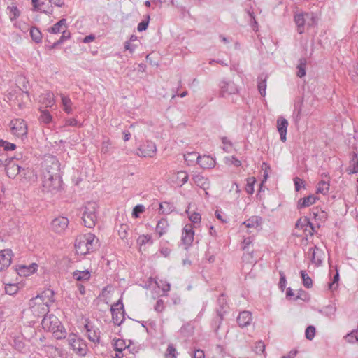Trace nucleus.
I'll return each instance as SVG.
<instances>
[{
  "label": "nucleus",
  "instance_id": "nucleus-15",
  "mask_svg": "<svg viewBox=\"0 0 358 358\" xmlns=\"http://www.w3.org/2000/svg\"><path fill=\"white\" fill-rule=\"evenodd\" d=\"M188 155L196 157L197 164L203 169H210L215 165V159L210 156H200L198 155L196 152H190Z\"/></svg>",
  "mask_w": 358,
  "mask_h": 358
},
{
  "label": "nucleus",
  "instance_id": "nucleus-44",
  "mask_svg": "<svg viewBox=\"0 0 358 358\" xmlns=\"http://www.w3.org/2000/svg\"><path fill=\"white\" fill-rule=\"evenodd\" d=\"M62 35L61 36L60 38L52 44V45L51 47L52 48H55L56 46L62 43L66 39H69L71 36L69 31L64 30L62 31Z\"/></svg>",
  "mask_w": 358,
  "mask_h": 358
},
{
  "label": "nucleus",
  "instance_id": "nucleus-20",
  "mask_svg": "<svg viewBox=\"0 0 358 358\" xmlns=\"http://www.w3.org/2000/svg\"><path fill=\"white\" fill-rule=\"evenodd\" d=\"M252 320V313L250 311L241 312L237 317V322L241 327H245L250 324Z\"/></svg>",
  "mask_w": 358,
  "mask_h": 358
},
{
  "label": "nucleus",
  "instance_id": "nucleus-22",
  "mask_svg": "<svg viewBox=\"0 0 358 358\" xmlns=\"http://www.w3.org/2000/svg\"><path fill=\"white\" fill-rule=\"evenodd\" d=\"M295 227L296 229H301L304 231H307L308 228L309 227L311 229V231L309 232L310 235H313L315 232L313 224L307 217H301L296 222Z\"/></svg>",
  "mask_w": 358,
  "mask_h": 358
},
{
  "label": "nucleus",
  "instance_id": "nucleus-43",
  "mask_svg": "<svg viewBox=\"0 0 358 358\" xmlns=\"http://www.w3.org/2000/svg\"><path fill=\"white\" fill-rule=\"evenodd\" d=\"M176 349L173 344H169L165 352L166 358H176Z\"/></svg>",
  "mask_w": 358,
  "mask_h": 358
},
{
  "label": "nucleus",
  "instance_id": "nucleus-16",
  "mask_svg": "<svg viewBox=\"0 0 358 358\" xmlns=\"http://www.w3.org/2000/svg\"><path fill=\"white\" fill-rule=\"evenodd\" d=\"M309 253L311 255V262L317 266L322 265L324 258V252L317 246L309 248Z\"/></svg>",
  "mask_w": 358,
  "mask_h": 358
},
{
  "label": "nucleus",
  "instance_id": "nucleus-21",
  "mask_svg": "<svg viewBox=\"0 0 358 358\" xmlns=\"http://www.w3.org/2000/svg\"><path fill=\"white\" fill-rule=\"evenodd\" d=\"M288 127V122L286 119L281 117L277 121L278 131L280 136V140L282 142L286 141L287 129Z\"/></svg>",
  "mask_w": 358,
  "mask_h": 358
},
{
  "label": "nucleus",
  "instance_id": "nucleus-62",
  "mask_svg": "<svg viewBox=\"0 0 358 358\" xmlns=\"http://www.w3.org/2000/svg\"><path fill=\"white\" fill-rule=\"evenodd\" d=\"M355 334H356V331L353 330L352 332L348 334L345 336V338L346 339V341L348 343H354L355 342H356V341H355Z\"/></svg>",
  "mask_w": 358,
  "mask_h": 358
},
{
  "label": "nucleus",
  "instance_id": "nucleus-47",
  "mask_svg": "<svg viewBox=\"0 0 358 358\" xmlns=\"http://www.w3.org/2000/svg\"><path fill=\"white\" fill-rule=\"evenodd\" d=\"M0 147L3 148L6 151L14 150L16 148V145L14 143L4 140H0Z\"/></svg>",
  "mask_w": 358,
  "mask_h": 358
},
{
  "label": "nucleus",
  "instance_id": "nucleus-48",
  "mask_svg": "<svg viewBox=\"0 0 358 358\" xmlns=\"http://www.w3.org/2000/svg\"><path fill=\"white\" fill-rule=\"evenodd\" d=\"M255 182V178H249L247 180V185L245 187V191L248 194H252L254 192V184Z\"/></svg>",
  "mask_w": 358,
  "mask_h": 358
},
{
  "label": "nucleus",
  "instance_id": "nucleus-50",
  "mask_svg": "<svg viewBox=\"0 0 358 358\" xmlns=\"http://www.w3.org/2000/svg\"><path fill=\"white\" fill-rule=\"evenodd\" d=\"M188 174L185 171H179L177 173V179L180 180L181 182V184L180 186H182V185L185 184L188 181Z\"/></svg>",
  "mask_w": 358,
  "mask_h": 358
},
{
  "label": "nucleus",
  "instance_id": "nucleus-42",
  "mask_svg": "<svg viewBox=\"0 0 358 358\" xmlns=\"http://www.w3.org/2000/svg\"><path fill=\"white\" fill-rule=\"evenodd\" d=\"M303 280V285L305 287L309 289L313 286L312 279L308 276L305 271H301L300 272Z\"/></svg>",
  "mask_w": 358,
  "mask_h": 358
},
{
  "label": "nucleus",
  "instance_id": "nucleus-46",
  "mask_svg": "<svg viewBox=\"0 0 358 358\" xmlns=\"http://www.w3.org/2000/svg\"><path fill=\"white\" fill-rule=\"evenodd\" d=\"M18 289V286L16 284H6L5 286V292L9 295L16 294Z\"/></svg>",
  "mask_w": 358,
  "mask_h": 358
},
{
  "label": "nucleus",
  "instance_id": "nucleus-3",
  "mask_svg": "<svg viewBox=\"0 0 358 358\" xmlns=\"http://www.w3.org/2000/svg\"><path fill=\"white\" fill-rule=\"evenodd\" d=\"M83 209L82 216L83 224L87 228L94 227L97 220V204L94 202H89L84 206Z\"/></svg>",
  "mask_w": 358,
  "mask_h": 358
},
{
  "label": "nucleus",
  "instance_id": "nucleus-64",
  "mask_svg": "<svg viewBox=\"0 0 358 358\" xmlns=\"http://www.w3.org/2000/svg\"><path fill=\"white\" fill-rule=\"evenodd\" d=\"M194 358H205V355L203 350H196L194 354Z\"/></svg>",
  "mask_w": 358,
  "mask_h": 358
},
{
  "label": "nucleus",
  "instance_id": "nucleus-54",
  "mask_svg": "<svg viewBox=\"0 0 358 358\" xmlns=\"http://www.w3.org/2000/svg\"><path fill=\"white\" fill-rule=\"evenodd\" d=\"M264 350H265V345L262 341H259L255 343V345L254 348V351L255 352V353H257V354L263 353L264 352Z\"/></svg>",
  "mask_w": 358,
  "mask_h": 358
},
{
  "label": "nucleus",
  "instance_id": "nucleus-17",
  "mask_svg": "<svg viewBox=\"0 0 358 358\" xmlns=\"http://www.w3.org/2000/svg\"><path fill=\"white\" fill-rule=\"evenodd\" d=\"M69 224V220L65 217H58L55 218L51 222L52 229L58 234L63 232Z\"/></svg>",
  "mask_w": 358,
  "mask_h": 358
},
{
  "label": "nucleus",
  "instance_id": "nucleus-5",
  "mask_svg": "<svg viewBox=\"0 0 358 358\" xmlns=\"http://www.w3.org/2000/svg\"><path fill=\"white\" fill-rule=\"evenodd\" d=\"M60 164L55 157L49 156L44 162L43 176H60Z\"/></svg>",
  "mask_w": 358,
  "mask_h": 358
},
{
  "label": "nucleus",
  "instance_id": "nucleus-57",
  "mask_svg": "<svg viewBox=\"0 0 358 358\" xmlns=\"http://www.w3.org/2000/svg\"><path fill=\"white\" fill-rule=\"evenodd\" d=\"M189 219L193 224H199L201 222V217L199 213H193L190 215H189Z\"/></svg>",
  "mask_w": 358,
  "mask_h": 358
},
{
  "label": "nucleus",
  "instance_id": "nucleus-30",
  "mask_svg": "<svg viewBox=\"0 0 358 358\" xmlns=\"http://www.w3.org/2000/svg\"><path fill=\"white\" fill-rule=\"evenodd\" d=\"M90 273L87 270L85 271H75L73 273V277L77 281H85L90 278Z\"/></svg>",
  "mask_w": 358,
  "mask_h": 358
},
{
  "label": "nucleus",
  "instance_id": "nucleus-59",
  "mask_svg": "<svg viewBox=\"0 0 358 358\" xmlns=\"http://www.w3.org/2000/svg\"><path fill=\"white\" fill-rule=\"evenodd\" d=\"M154 309L157 313H162L164 310V301L162 299L157 300Z\"/></svg>",
  "mask_w": 358,
  "mask_h": 358
},
{
  "label": "nucleus",
  "instance_id": "nucleus-55",
  "mask_svg": "<svg viewBox=\"0 0 358 358\" xmlns=\"http://www.w3.org/2000/svg\"><path fill=\"white\" fill-rule=\"evenodd\" d=\"M145 210V207L143 205H137L133 208L132 215L134 217H138L139 215Z\"/></svg>",
  "mask_w": 358,
  "mask_h": 358
},
{
  "label": "nucleus",
  "instance_id": "nucleus-56",
  "mask_svg": "<svg viewBox=\"0 0 358 358\" xmlns=\"http://www.w3.org/2000/svg\"><path fill=\"white\" fill-rule=\"evenodd\" d=\"M127 229L128 226L126 224H122L120 226V229L118 231V234L120 237L124 240L127 238L128 234H127Z\"/></svg>",
  "mask_w": 358,
  "mask_h": 358
},
{
  "label": "nucleus",
  "instance_id": "nucleus-24",
  "mask_svg": "<svg viewBox=\"0 0 358 358\" xmlns=\"http://www.w3.org/2000/svg\"><path fill=\"white\" fill-rule=\"evenodd\" d=\"M192 179L194 183L203 190H207L209 189L210 182L207 178H205L202 175L196 174L193 176Z\"/></svg>",
  "mask_w": 358,
  "mask_h": 358
},
{
  "label": "nucleus",
  "instance_id": "nucleus-51",
  "mask_svg": "<svg viewBox=\"0 0 358 358\" xmlns=\"http://www.w3.org/2000/svg\"><path fill=\"white\" fill-rule=\"evenodd\" d=\"M339 280V273L338 270L336 269V274L334 276V279L332 282L329 283V289L331 290H334L338 287V282Z\"/></svg>",
  "mask_w": 358,
  "mask_h": 358
},
{
  "label": "nucleus",
  "instance_id": "nucleus-31",
  "mask_svg": "<svg viewBox=\"0 0 358 358\" xmlns=\"http://www.w3.org/2000/svg\"><path fill=\"white\" fill-rule=\"evenodd\" d=\"M218 303L220 306V310H217V313L220 320H222L223 318V314L225 313L224 308L227 306V299L224 294H222L220 295L217 299Z\"/></svg>",
  "mask_w": 358,
  "mask_h": 358
},
{
  "label": "nucleus",
  "instance_id": "nucleus-19",
  "mask_svg": "<svg viewBox=\"0 0 358 358\" xmlns=\"http://www.w3.org/2000/svg\"><path fill=\"white\" fill-rule=\"evenodd\" d=\"M85 329H86L87 338L90 341L94 343H99L100 331L98 328H95L90 323H87L85 325Z\"/></svg>",
  "mask_w": 358,
  "mask_h": 358
},
{
  "label": "nucleus",
  "instance_id": "nucleus-25",
  "mask_svg": "<svg viewBox=\"0 0 358 358\" xmlns=\"http://www.w3.org/2000/svg\"><path fill=\"white\" fill-rule=\"evenodd\" d=\"M317 200V197L314 195L311 194L308 196H306L303 199H301L297 203V208L299 209L308 207L315 203Z\"/></svg>",
  "mask_w": 358,
  "mask_h": 358
},
{
  "label": "nucleus",
  "instance_id": "nucleus-52",
  "mask_svg": "<svg viewBox=\"0 0 358 358\" xmlns=\"http://www.w3.org/2000/svg\"><path fill=\"white\" fill-rule=\"evenodd\" d=\"M306 338L308 340H312L315 335V328L313 326H308L305 332Z\"/></svg>",
  "mask_w": 358,
  "mask_h": 358
},
{
  "label": "nucleus",
  "instance_id": "nucleus-35",
  "mask_svg": "<svg viewBox=\"0 0 358 358\" xmlns=\"http://www.w3.org/2000/svg\"><path fill=\"white\" fill-rule=\"evenodd\" d=\"M307 64V60L306 58H301L299 59V64H297V73L296 75L299 78H302L306 76V66Z\"/></svg>",
  "mask_w": 358,
  "mask_h": 358
},
{
  "label": "nucleus",
  "instance_id": "nucleus-29",
  "mask_svg": "<svg viewBox=\"0 0 358 358\" xmlns=\"http://www.w3.org/2000/svg\"><path fill=\"white\" fill-rule=\"evenodd\" d=\"M262 223V218L259 216H252L245 220L243 224L245 225L247 228H257Z\"/></svg>",
  "mask_w": 358,
  "mask_h": 358
},
{
  "label": "nucleus",
  "instance_id": "nucleus-27",
  "mask_svg": "<svg viewBox=\"0 0 358 358\" xmlns=\"http://www.w3.org/2000/svg\"><path fill=\"white\" fill-rule=\"evenodd\" d=\"M252 239L251 237H247L244 238L242 243V248L243 250L248 252V254H244L243 259L244 261L250 262V259L252 258V253L249 250V246L252 243Z\"/></svg>",
  "mask_w": 358,
  "mask_h": 358
},
{
  "label": "nucleus",
  "instance_id": "nucleus-18",
  "mask_svg": "<svg viewBox=\"0 0 358 358\" xmlns=\"http://www.w3.org/2000/svg\"><path fill=\"white\" fill-rule=\"evenodd\" d=\"M13 252L10 249L0 250V271L7 268L11 264Z\"/></svg>",
  "mask_w": 358,
  "mask_h": 358
},
{
  "label": "nucleus",
  "instance_id": "nucleus-45",
  "mask_svg": "<svg viewBox=\"0 0 358 358\" xmlns=\"http://www.w3.org/2000/svg\"><path fill=\"white\" fill-rule=\"evenodd\" d=\"M13 348L19 352H22L25 348V344L20 338H15L13 340Z\"/></svg>",
  "mask_w": 358,
  "mask_h": 358
},
{
  "label": "nucleus",
  "instance_id": "nucleus-14",
  "mask_svg": "<svg viewBox=\"0 0 358 358\" xmlns=\"http://www.w3.org/2000/svg\"><path fill=\"white\" fill-rule=\"evenodd\" d=\"M194 231L192 224H186L182 230V242L185 245V249L187 250L192 243L194 240Z\"/></svg>",
  "mask_w": 358,
  "mask_h": 358
},
{
  "label": "nucleus",
  "instance_id": "nucleus-7",
  "mask_svg": "<svg viewBox=\"0 0 358 358\" xmlns=\"http://www.w3.org/2000/svg\"><path fill=\"white\" fill-rule=\"evenodd\" d=\"M68 343L72 350L81 356H85L87 351V347L85 342L78 338L74 334H71L68 337Z\"/></svg>",
  "mask_w": 358,
  "mask_h": 358
},
{
  "label": "nucleus",
  "instance_id": "nucleus-6",
  "mask_svg": "<svg viewBox=\"0 0 358 358\" xmlns=\"http://www.w3.org/2000/svg\"><path fill=\"white\" fill-rule=\"evenodd\" d=\"M308 19L311 20L312 22L310 23L309 22H308V26H314L315 24H316V17L313 13H299L295 15L294 21L297 26V31L300 34L304 32V24H306V22L308 21Z\"/></svg>",
  "mask_w": 358,
  "mask_h": 358
},
{
  "label": "nucleus",
  "instance_id": "nucleus-61",
  "mask_svg": "<svg viewBox=\"0 0 358 358\" xmlns=\"http://www.w3.org/2000/svg\"><path fill=\"white\" fill-rule=\"evenodd\" d=\"M138 241L141 245H144L148 243H152V237L150 235H143L139 237Z\"/></svg>",
  "mask_w": 358,
  "mask_h": 358
},
{
  "label": "nucleus",
  "instance_id": "nucleus-9",
  "mask_svg": "<svg viewBox=\"0 0 358 358\" xmlns=\"http://www.w3.org/2000/svg\"><path fill=\"white\" fill-rule=\"evenodd\" d=\"M10 126L12 134L15 136L23 138L24 136H27V127L23 120L16 119L12 120Z\"/></svg>",
  "mask_w": 358,
  "mask_h": 358
},
{
  "label": "nucleus",
  "instance_id": "nucleus-41",
  "mask_svg": "<svg viewBox=\"0 0 358 358\" xmlns=\"http://www.w3.org/2000/svg\"><path fill=\"white\" fill-rule=\"evenodd\" d=\"M52 117L48 110H42L39 117L40 122L44 124H49L52 122Z\"/></svg>",
  "mask_w": 358,
  "mask_h": 358
},
{
  "label": "nucleus",
  "instance_id": "nucleus-4",
  "mask_svg": "<svg viewBox=\"0 0 358 358\" xmlns=\"http://www.w3.org/2000/svg\"><path fill=\"white\" fill-rule=\"evenodd\" d=\"M62 178L60 176H43V191L51 194L59 192L62 187Z\"/></svg>",
  "mask_w": 358,
  "mask_h": 358
},
{
  "label": "nucleus",
  "instance_id": "nucleus-34",
  "mask_svg": "<svg viewBox=\"0 0 358 358\" xmlns=\"http://www.w3.org/2000/svg\"><path fill=\"white\" fill-rule=\"evenodd\" d=\"M349 174L358 173V157L357 155L354 153L350 162V166L347 169Z\"/></svg>",
  "mask_w": 358,
  "mask_h": 358
},
{
  "label": "nucleus",
  "instance_id": "nucleus-40",
  "mask_svg": "<svg viewBox=\"0 0 358 358\" xmlns=\"http://www.w3.org/2000/svg\"><path fill=\"white\" fill-rule=\"evenodd\" d=\"M30 35L31 38L36 43H40L42 40V34L39 29L36 27H31L30 29Z\"/></svg>",
  "mask_w": 358,
  "mask_h": 358
},
{
  "label": "nucleus",
  "instance_id": "nucleus-26",
  "mask_svg": "<svg viewBox=\"0 0 358 358\" xmlns=\"http://www.w3.org/2000/svg\"><path fill=\"white\" fill-rule=\"evenodd\" d=\"M40 98V101H41L46 108L52 107L55 104L54 94L51 92H47L43 94Z\"/></svg>",
  "mask_w": 358,
  "mask_h": 358
},
{
  "label": "nucleus",
  "instance_id": "nucleus-36",
  "mask_svg": "<svg viewBox=\"0 0 358 358\" xmlns=\"http://www.w3.org/2000/svg\"><path fill=\"white\" fill-rule=\"evenodd\" d=\"M266 78L267 76L264 74H262L259 77L258 90L262 96H265L266 95Z\"/></svg>",
  "mask_w": 358,
  "mask_h": 358
},
{
  "label": "nucleus",
  "instance_id": "nucleus-13",
  "mask_svg": "<svg viewBox=\"0 0 358 358\" xmlns=\"http://www.w3.org/2000/svg\"><path fill=\"white\" fill-rule=\"evenodd\" d=\"M123 307L124 306L121 299H119L114 306H111L112 318L115 324L120 325L124 320Z\"/></svg>",
  "mask_w": 358,
  "mask_h": 358
},
{
  "label": "nucleus",
  "instance_id": "nucleus-8",
  "mask_svg": "<svg viewBox=\"0 0 358 358\" xmlns=\"http://www.w3.org/2000/svg\"><path fill=\"white\" fill-rule=\"evenodd\" d=\"M29 308L32 309L34 313L44 315L48 312V306L44 303L43 296L37 295L32 298L29 303Z\"/></svg>",
  "mask_w": 358,
  "mask_h": 358
},
{
  "label": "nucleus",
  "instance_id": "nucleus-58",
  "mask_svg": "<svg viewBox=\"0 0 358 358\" xmlns=\"http://www.w3.org/2000/svg\"><path fill=\"white\" fill-rule=\"evenodd\" d=\"M279 274L280 276L279 281V287L281 289L282 291H283L284 289L285 288L287 280L285 278V275L282 271H280Z\"/></svg>",
  "mask_w": 358,
  "mask_h": 358
},
{
  "label": "nucleus",
  "instance_id": "nucleus-2",
  "mask_svg": "<svg viewBox=\"0 0 358 358\" xmlns=\"http://www.w3.org/2000/svg\"><path fill=\"white\" fill-rule=\"evenodd\" d=\"M42 327L44 329L52 331L57 339L65 337V332H63L61 322L59 319L54 315H45L41 322Z\"/></svg>",
  "mask_w": 358,
  "mask_h": 358
},
{
  "label": "nucleus",
  "instance_id": "nucleus-49",
  "mask_svg": "<svg viewBox=\"0 0 358 358\" xmlns=\"http://www.w3.org/2000/svg\"><path fill=\"white\" fill-rule=\"evenodd\" d=\"M149 20H150V15H148L145 16V19L144 20H143L142 22H141L138 24V27H137L138 31H143L146 30L148 27Z\"/></svg>",
  "mask_w": 358,
  "mask_h": 358
},
{
  "label": "nucleus",
  "instance_id": "nucleus-39",
  "mask_svg": "<svg viewBox=\"0 0 358 358\" xmlns=\"http://www.w3.org/2000/svg\"><path fill=\"white\" fill-rule=\"evenodd\" d=\"M329 189V183L322 180L317 185V193H321L324 195L327 194Z\"/></svg>",
  "mask_w": 358,
  "mask_h": 358
},
{
  "label": "nucleus",
  "instance_id": "nucleus-10",
  "mask_svg": "<svg viewBox=\"0 0 358 358\" xmlns=\"http://www.w3.org/2000/svg\"><path fill=\"white\" fill-rule=\"evenodd\" d=\"M13 159H8V161L4 165L7 176L10 178H15L18 174L25 176L27 173H25L24 168L17 164Z\"/></svg>",
  "mask_w": 358,
  "mask_h": 358
},
{
  "label": "nucleus",
  "instance_id": "nucleus-37",
  "mask_svg": "<svg viewBox=\"0 0 358 358\" xmlns=\"http://www.w3.org/2000/svg\"><path fill=\"white\" fill-rule=\"evenodd\" d=\"M66 27V20L64 18L61 19L58 22L55 24L50 29L49 31L52 34H57L62 31V27Z\"/></svg>",
  "mask_w": 358,
  "mask_h": 358
},
{
  "label": "nucleus",
  "instance_id": "nucleus-1",
  "mask_svg": "<svg viewBox=\"0 0 358 358\" xmlns=\"http://www.w3.org/2000/svg\"><path fill=\"white\" fill-rule=\"evenodd\" d=\"M98 241L96 236L91 233L78 236L75 241L76 254L85 255L90 253L97 247Z\"/></svg>",
  "mask_w": 358,
  "mask_h": 358
},
{
  "label": "nucleus",
  "instance_id": "nucleus-23",
  "mask_svg": "<svg viewBox=\"0 0 358 358\" xmlns=\"http://www.w3.org/2000/svg\"><path fill=\"white\" fill-rule=\"evenodd\" d=\"M37 267L38 265L35 263H33L29 266L22 265L19 266L17 271L20 276H28L34 273L36 271Z\"/></svg>",
  "mask_w": 358,
  "mask_h": 358
},
{
  "label": "nucleus",
  "instance_id": "nucleus-11",
  "mask_svg": "<svg viewBox=\"0 0 358 358\" xmlns=\"http://www.w3.org/2000/svg\"><path fill=\"white\" fill-rule=\"evenodd\" d=\"M157 152L155 143L146 141L141 144L137 150L136 154L141 157H152Z\"/></svg>",
  "mask_w": 358,
  "mask_h": 358
},
{
  "label": "nucleus",
  "instance_id": "nucleus-53",
  "mask_svg": "<svg viewBox=\"0 0 358 358\" xmlns=\"http://www.w3.org/2000/svg\"><path fill=\"white\" fill-rule=\"evenodd\" d=\"M225 162L227 164H234L235 166L238 167L241 165V162L239 159L234 157H225Z\"/></svg>",
  "mask_w": 358,
  "mask_h": 358
},
{
  "label": "nucleus",
  "instance_id": "nucleus-28",
  "mask_svg": "<svg viewBox=\"0 0 358 358\" xmlns=\"http://www.w3.org/2000/svg\"><path fill=\"white\" fill-rule=\"evenodd\" d=\"M32 6H33V10L34 11H41L42 13H46V14H52V7L49 6L48 9H45L42 6L44 4V2H40V0H31Z\"/></svg>",
  "mask_w": 358,
  "mask_h": 358
},
{
  "label": "nucleus",
  "instance_id": "nucleus-33",
  "mask_svg": "<svg viewBox=\"0 0 358 358\" xmlns=\"http://www.w3.org/2000/svg\"><path fill=\"white\" fill-rule=\"evenodd\" d=\"M168 227L169 224L166 220L161 219L158 221L156 226V232L159 234V237L166 232Z\"/></svg>",
  "mask_w": 358,
  "mask_h": 358
},
{
  "label": "nucleus",
  "instance_id": "nucleus-60",
  "mask_svg": "<svg viewBox=\"0 0 358 358\" xmlns=\"http://www.w3.org/2000/svg\"><path fill=\"white\" fill-rule=\"evenodd\" d=\"M295 189L299 192L301 189V186L305 187L304 181L298 177L294 178Z\"/></svg>",
  "mask_w": 358,
  "mask_h": 358
},
{
  "label": "nucleus",
  "instance_id": "nucleus-38",
  "mask_svg": "<svg viewBox=\"0 0 358 358\" xmlns=\"http://www.w3.org/2000/svg\"><path fill=\"white\" fill-rule=\"evenodd\" d=\"M173 209V205L169 202H162L159 205V211L163 214H169Z\"/></svg>",
  "mask_w": 358,
  "mask_h": 358
},
{
  "label": "nucleus",
  "instance_id": "nucleus-63",
  "mask_svg": "<svg viewBox=\"0 0 358 358\" xmlns=\"http://www.w3.org/2000/svg\"><path fill=\"white\" fill-rule=\"evenodd\" d=\"M10 13L13 15L10 17L11 20L15 19L18 17L20 15V11L16 6H13L12 8H10Z\"/></svg>",
  "mask_w": 358,
  "mask_h": 358
},
{
  "label": "nucleus",
  "instance_id": "nucleus-12",
  "mask_svg": "<svg viewBox=\"0 0 358 358\" xmlns=\"http://www.w3.org/2000/svg\"><path fill=\"white\" fill-rule=\"evenodd\" d=\"M220 94L222 97L238 93V88L234 82L231 80H222L220 83Z\"/></svg>",
  "mask_w": 358,
  "mask_h": 358
},
{
  "label": "nucleus",
  "instance_id": "nucleus-32",
  "mask_svg": "<svg viewBox=\"0 0 358 358\" xmlns=\"http://www.w3.org/2000/svg\"><path fill=\"white\" fill-rule=\"evenodd\" d=\"M62 103L63 106L64 110L67 114H71L73 112L72 109V101L68 96H65L61 94Z\"/></svg>",
  "mask_w": 358,
  "mask_h": 358
}]
</instances>
